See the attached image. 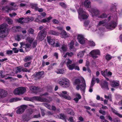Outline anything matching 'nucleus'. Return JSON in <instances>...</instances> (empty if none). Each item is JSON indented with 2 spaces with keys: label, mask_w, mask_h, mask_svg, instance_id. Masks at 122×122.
<instances>
[{
  "label": "nucleus",
  "mask_w": 122,
  "mask_h": 122,
  "mask_svg": "<svg viewBox=\"0 0 122 122\" xmlns=\"http://www.w3.org/2000/svg\"><path fill=\"white\" fill-rule=\"evenodd\" d=\"M114 5L112 4L110 10L112 12H114V15H110L108 18V21H111L108 23H107V20L104 19L100 21L98 23L97 26L101 25L105 26L106 28L110 30H112L114 29L116 26L117 24V14L118 13L119 15L122 14V9L119 10L118 8H116L117 4L115 3Z\"/></svg>",
  "instance_id": "nucleus-1"
},
{
  "label": "nucleus",
  "mask_w": 122,
  "mask_h": 122,
  "mask_svg": "<svg viewBox=\"0 0 122 122\" xmlns=\"http://www.w3.org/2000/svg\"><path fill=\"white\" fill-rule=\"evenodd\" d=\"M86 86L85 81L83 77L81 76L77 78V90H80L82 94L85 92Z\"/></svg>",
  "instance_id": "nucleus-2"
},
{
  "label": "nucleus",
  "mask_w": 122,
  "mask_h": 122,
  "mask_svg": "<svg viewBox=\"0 0 122 122\" xmlns=\"http://www.w3.org/2000/svg\"><path fill=\"white\" fill-rule=\"evenodd\" d=\"M90 10L91 12H93V13L92 14V15H92L93 16L94 15L99 18H106L107 17V15L104 13H103L100 15L101 14L100 11L99 10L97 9V8H94V11H92L91 10V9Z\"/></svg>",
  "instance_id": "nucleus-3"
},
{
  "label": "nucleus",
  "mask_w": 122,
  "mask_h": 122,
  "mask_svg": "<svg viewBox=\"0 0 122 122\" xmlns=\"http://www.w3.org/2000/svg\"><path fill=\"white\" fill-rule=\"evenodd\" d=\"M58 83L61 86L65 87H68L70 85V81L66 78H62L58 80Z\"/></svg>",
  "instance_id": "nucleus-4"
},
{
  "label": "nucleus",
  "mask_w": 122,
  "mask_h": 122,
  "mask_svg": "<svg viewBox=\"0 0 122 122\" xmlns=\"http://www.w3.org/2000/svg\"><path fill=\"white\" fill-rule=\"evenodd\" d=\"M78 12L79 14L78 18L81 20L82 19H87L89 16L88 14L84 11L81 8H80L78 10Z\"/></svg>",
  "instance_id": "nucleus-5"
},
{
  "label": "nucleus",
  "mask_w": 122,
  "mask_h": 122,
  "mask_svg": "<svg viewBox=\"0 0 122 122\" xmlns=\"http://www.w3.org/2000/svg\"><path fill=\"white\" fill-rule=\"evenodd\" d=\"M26 91V89L25 87H19L14 90L13 93L15 94L19 95L25 93Z\"/></svg>",
  "instance_id": "nucleus-6"
},
{
  "label": "nucleus",
  "mask_w": 122,
  "mask_h": 122,
  "mask_svg": "<svg viewBox=\"0 0 122 122\" xmlns=\"http://www.w3.org/2000/svg\"><path fill=\"white\" fill-rule=\"evenodd\" d=\"M77 38L79 42L81 44H87L88 42V41L85 38L83 35L81 34L78 35Z\"/></svg>",
  "instance_id": "nucleus-7"
},
{
  "label": "nucleus",
  "mask_w": 122,
  "mask_h": 122,
  "mask_svg": "<svg viewBox=\"0 0 122 122\" xmlns=\"http://www.w3.org/2000/svg\"><path fill=\"white\" fill-rule=\"evenodd\" d=\"M83 4L85 7L86 8L88 9V11L92 14L93 13V12H91L90 10L91 9V10L92 11H94V8H96V7L93 8L91 7V3L89 0H85Z\"/></svg>",
  "instance_id": "nucleus-8"
},
{
  "label": "nucleus",
  "mask_w": 122,
  "mask_h": 122,
  "mask_svg": "<svg viewBox=\"0 0 122 122\" xmlns=\"http://www.w3.org/2000/svg\"><path fill=\"white\" fill-rule=\"evenodd\" d=\"M50 100H48L46 99V98L41 97H36L35 96L33 97V99L36 100L38 101L41 102H50L52 100L51 97H49Z\"/></svg>",
  "instance_id": "nucleus-9"
},
{
  "label": "nucleus",
  "mask_w": 122,
  "mask_h": 122,
  "mask_svg": "<svg viewBox=\"0 0 122 122\" xmlns=\"http://www.w3.org/2000/svg\"><path fill=\"white\" fill-rule=\"evenodd\" d=\"M27 106L23 105L19 106L18 107V109L16 111V113L18 114H20L23 113L25 110L26 109Z\"/></svg>",
  "instance_id": "nucleus-10"
},
{
  "label": "nucleus",
  "mask_w": 122,
  "mask_h": 122,
  "mask_svg": "<svg viewBox=\"0 0 122 122\" xmlns=\"http://www.w3.org/2000/svg\"><path fill=\"white\" fill-rule=\"evenodd\" d=\"M46 34L47 32L46 31V29H44L39 33L38 35V38L40 40H42L46 36Z\"/></svg>",
  "instance_id": "nucleus-11"
},
{
  "label": "nucleus",
  "mask_w": 122,
  "mask_h": 122,
  "mask_svg": "<svg viewBox=\"0 0 122 122\" xmlns=\"http://www.w3.org/2000/svg\"><path fill=\"white\" fill-rule=\"evenodd\" d=\"M27 112V114L26 115H24L23 116V117L24 118V120L27 121L30 119L29 116L33 113V109H28Z\"/></svg>",
  "instance_id": "nucleus-12"
},
{
  "label": "nucleus",
  "mask_w": 122,
  "mask_h": 122,
  "mask_svg": "<svg viewBox=\"0 0 122 122\" xmlns=\"http://www.w3.org/2000/svg\"><path fill=\"white\" fill-rule=\"evenodd\" d=\"M44 74V72L43 71L36 72L33 74V76L36 80L39 79L43 77Z\"/></svg>",
  "instance_id": "nucleus-13"
},
{
  "label": "nucleus",
  "mask_w": 122,
  "mask_h": 122,
  "mask_svg": "<svg viewBox=\"0 0 122 122\" xmlns=\"http://www.w3.org/2000/svg\"><path fill=\"white\" fill-rule=\"evenodd\" d=\"M65 62L66 63V64L67 66L70 70H73L75 66V64H72L71 65H70V64L71 63L72 61L69 59L66 60Z\"/></svg>",
  "instance_id": "nucleus-14"
},
{
  "label": "nucleus",
  "mask_w": 122,
  "mask_h": 122,
  "mask_svg": "<svg viewBox=\"0 0 122 122\" xmlns=\"http://www.w3.org/2000/svg\"><path fill=\"white\" fill-rule=\"evenodd\" d=\"M8 31L7 30H3L0 31V38H4L8 35Z\"/></svg>",
  "instance_id": "nucleus-15"
},
{
  "label": "nucleus",
  "mask_w": 122,
  "mask_h": 122,
  "mask_svg": "<svg viewBox=\"0 0 122 122\" xmlns=\"http://www.w3.org/2000/svg\"><path fill=\"white\" fill-rule=\"evenodd\" d=\"M47 40L48 43L50 45L53 46L55 43V40L52 38L51 37L47 36Z\"/></svg>",
  "instance_id": "nucleus-16"
},
{
  "label": "nucleus",
  "mask_w": 122,
  "mask_h": 122,
  "mask_svg": "<svg viewBox=\"0 0 122 122\" xmlns=\"http://www.w3.org/2000/svg\"><path fill=\"white\" fill-rule=\"evenodd\" d=\"M7 92L4 90L0 89V98H3L7 96Z\"/></svg>",
  "instance_id": "nucleus-17"
},
{
  "label": "nucleus",
  "mask_w": 122,
  "mask_h": 122,
  "mask_svg": "<svg viewBox=\"0 0 122 122\" xmlns=\"http://www.w3.org/2000/svg\"><path fill=\"white\" fill-rule=\"evenodd\" d=\"M101 85L102 88H105L107 90H109L108 86V83L105 81H102L100 83Z\"/></svg>",
  "instance_id": "nucleus-18"
},
{
  "label": "nucleus",
  "mask_w": 122,
  "mask_h": 122,
  "mask_svg": "<svg viewBox=\"0 0 122 122\" xmlns=\"http://www.w3.org/2000/svg\"><path fill=\"white\" fill-rule=\"evenodd\" d=\"M15 28V31H21L22 33L23 34H25L26 33L27 31L25 30H23V29L20 26H16L14 27Z\"/></svg>",
  "instance_id": "nucleus-19"
},
{
  "label": "nucleus",
  "mask_w": 122,
  "mask_h": 122,
  "mask_svg": "<svg viewBox=\"0 0 122 122\" xmlns=\"http://www.w3.org/2000/svg\"><path fill=\"white\" fill-rule=\"evenodd\" d=\"M30 89V90L34 93H37L38 91L39 90L38 87H36L34 86H31Z\"/></svg>",
  "instance_id": "nucleus-20"
},
{
  "label": "nucleus",
  "mask_w": 122,
  "mask_h": 122,
  "mask_svg": "<svg viewBox=\"0 0 122 122\" xmlns=\"http://www.w3.org/2000/svg\"><path fill=\"white\" fill-rule=\"evenodd\" d=\"M33 20L34 18L33 17H27L24 18L23 21L24 23H28L29 22H30L33 21Z\"/></svg>",
  "instance_id": "nucleus-21"
},
{
  "label": "nucleus",
  "mask_w": 122,
  "mask_h": 122,
  "mask_svg": "<svg viewBox=\"0 0 122 122\" xmlns=\"http://www.w3.org/2000/svg\"><path fill=\"white\" fill-rule=\"evenodd\" d=\"M60 34L62 38H66L68 36L66 31L64 30H62Z\"/></svg>",
  "instance_id": "nucleus-22"
},
{
  "label": "nucleus",
  "mask_w": 122,
  "mask_h": 122,
  "mask_svg": "<svg viewBox=\"0 0 122 122\" xmlns=\"http://www.w3.org/2000/svg\"><path fill=\"white\" fill-rule=\"evenodd\" d=\"M48 33L50 34L55 36H58L60 34V33L53 30H49Z\"/></svg>",
  "instance_id": "nucleus-23"
},
{
  "label": "nucleus",
  "mask_w": 122,
  "mask_h": 122,
  "mask_svg": "<svg viewBox=\"0 0 122 122\" xmlns=\"http://www.w3.org/2000/svg\"><path fill=\"white\" fill-rule=\"evenodd\" d=\"M34 40V38L30 37H28L26 39V42L29 43H28V44H30L31 45V44Z\"/></svg>",
  "instance_id": "nucleus-24"
},
{
  "label": "nucleus",
  "mask_w": 122,
  "mask_h": 122,
  "mask_svg": "<svg viewBox=\"0 0 122 122\" xmlns=\"http://www.w3.org/2000/svg\"><path fill=\"white\" fill-rule=\"evenodd\" d=\"M67 45L65 44H63L62 45L61 48L60 49L61 51H62L64 52H66L67 50Z\"/></svg>",
  "instance_id": "nucleus-25"
},
{
  "label": "nucleus",
  "mask_w": 122,
  "mask_h": 122,
  "mask_svg": "<svg viewBox=\"0 0 122 122\" xmlns=\"http://www.w3.org/2000/svg\"><path fill=\"white\" fill-rule=\"evenodd\" d=\"M21 99L20 97H15L12 98L10 100V102H15L21 100Z\"/></svg>",
  "instance_id": "nucleus-26"
},
{
  "label": "nucleus",
  "mask_w": 122,
  "mask_h": 122,
  "mask_svg": "<svg viewBox=\"0 0 122 122\" xmlns=\"http://www.w3.org/2000/svg\"><path fill=\"white\" fill-rule=\"evenodd\" d=\"M59 95L61 97H63L67 100H70L71 99V97L68 95H66L61 93H60Z\"/></svg>",
  "instance_id": "nucleus-27"
},
{
  "label": "nucleus",
  "mask_w": 122,
  "mask_h": 122,
  "mask_svg": "<svg viewBox=\"0 0 122 122\" xmlns=\"http://www.w3.org/2000/svg\"><path fill=\"white\" fill-rule=\"evenodd\" d=\"M7 26V25L6 24H3L0 25V30H6V27Z\"/></svg>",
  "instance_id": "nucleus-28"
},
{
  "label": "nucleus",
  "mask_w": 122,
  "mask_h": 122,
  "mask_svg": "<svg viewBox=\"0 0 122 122\" xmlns=\"http://www.w3.org/2000/svg\"><path fill=\"white\" fill-rule=\"evenodd\" d=\"M56 117L58 118L64 119H66V116L64 114H60L59 116H57Z\"/></svg>",
  "instance_id": "nucleus-29"
},
{
  "label": "nucleus",
  "mask_w": 122,
  "mask_h": 122,
  "mask_svg": "<svg viewBox=\"0 0 122 122\" xmlns=\"http://www.w3.org/2000/svg\"><path fill=\"white\" fill-rule=\"evenodd\" d=\"M74 42L73 41H72L70 43L68 44L69 49L70 50H72V49L74 47Z\"/></svg>",
  "instance_id": "nucleus-30"
},
{
  "label": "nucleus",
  "mask_w": 122,
  "mask_h": 122,
  "mask_svg": "<svg viewBox=\"0 0 122 122\" xmlns=\"http://www.w3.org/2000/svg\"><path fill=\"white\" fill-rule=\"evenodd\" d=\"M111 85L113 87H117L119 85V82L115 81H113L111 83Z\"/></svg>",
  "instance_id": "nucleus-31"
},
{
  "label": "nucleus",
  "mask_w": 122,
  "mask_h": 122,
  "mask_svg": "<svg viewBox=\"0 0 122 122\" xmlns=\"http://www.w3.org/2000/svg\"><path fill=\"white\" fill-rule=\"evenodd\" d=\"M107 70L106 69L105 71H102L101 72V73L102 75L104 76V77H105L106 78L107 80H109V79L108 78H106V76H107Z\"/></svg>",
  "instance_id": "nucleus-32"
},
{
  "label": "nucleus",
  "mask_w": 122,
  "mask_h": 122,
  "mask_svg": "<svg viewBox=\"0 0 122 122\" xmlns=\"http://www.w3.org/2000/svg\"><path fill=\"white\" fill-rule=\"evenodd\" d=\"M30 6L31 8L32 9H34L36 10L37 8H38L37 5L36 4H30Z\"/></svg>",
  "instance_id": "nucleus-33"
},
{
  "label": "nucleus",
  "mask_w": 122,
  "mask_h": 122,
  "mask_svg": "<svg viewBox=\"0 0 122 122\" xmlns=\"http://www.w3.org/2000/svg\"><path fill=\"white\" fill-rule=\"evenodd\" d=\"M31 45L30 44H28V43H27L25 44V49L26 51H27L30 50Z\"/></svg>",
  "instance_id": "nucleus-34"
},
{
  "label": "nucleus",
  "mask_w": 122,
  "mask_h": 122,
  "mask_svg": "<svg viewBox=\"0 0 122 122\" xmlns=\"http://www.w3.org/2000/svg\"><path fill=\"white\" fill-rule=\"evenodd\" d=\"M100 53L99 50L98 49H95L92 50L89 53Z\"/></svg>",
  "instance_id": "nucleus-35"
},
{
  "label": "nucleus",
  "mask_w": 122,
  "mask_h": 122,
  "mask_svg": "<svg viewBox=\"0 0 122 122\" xmlns=\"http://www.w3.org/2000/svg\"><path fill=\"white\" fill-rule=\"evenodd\" d=\"M72 80L73 82V84L74 85H76V76H73L72 77Z\"/></svg>",
  "instance_id": "nucleus-36"
},
{
  "label": "nucleus",
  "mask_w": 122,
  "mask_h": 122,
  "mask_svg": "<svg viewBox=\"0 0 122 122\" xmlns=\"http://www.w3.org/2000/svg\"><path fill=\"white\" fill-rule=\"evenodd\" d=\"M59 5L63 8H66L67 7V5L64 3L61 2L59 3Z\"/></svg>",
  "instance_id": "nucleus-37"
},
{
  "label": "nucleus",
  "mask_w": 122,
  "mask_h": 122,
  "mask_svg": "<svg viewBox=\"0 0 122 122\" xmlns=\"http://www.w3.org/2000/svg\"><path fill=\"white\" fill-rule=\"evenodd\" d=\"M6 20L9 24H12L13 21L11 19H9L8 17H6Z\"/></svg>",
  "instance_id": "nucleus-38"
},
{
  "label": "nucleus",
  "mask_w": 122,
  "mask_h": 122,
  "mask_svg": "<svg viewBox=\"0 0 122 122\" xmlns=\"http://www.w3.org/2000/svg\"><path fill=\"white\" fill-rule=\"evenodd\" d=\"M67 112L69 114H70L71 115H73L74 113L73 111L71 109H68L67 110Z\"/></svg>",
  "instance_id": "nucleus-39"
},
{
  "label": "nucleus",
  "mask_w": 122,
  "mask_h": 122,
  "mask_svg": "<svg viewBox=\"0 0 122 122\" xmlns=\"http://www.w3.org/2000/svg\"><path fill=\"white\" fill-rule=\"evenodd\" d=\"M105 98L108 99L109 101H112L111 99L112 95L111 94H109L108 96L105 95Z\"/></svg>",
  "instance_id": "nucleus-40"
},
{
  "label": "nucleus",
  "mask_w": 122,
  "mask_h": 122,
  "mask_svg": "<svg viewBox=\"0 0 122 122\" xmlns=\"http://www.w3.org/2000/svg\"><path fill=\"white\" fill-rule=\"evenodd\" d=\"M89 105L93 107H96L98 106V104L94 103L92 102H89Z\"/></svg>",
  "instance_id": "nucleus-41"
},
{
  "label": "nucleus",
  "mask_w": 122,
  "mask_h": 122,
  "mask_svg": "<svg viewBox=\"0 0 122 122\" xmlns=\"http://www.w3.org/2000/svg\"><path fill=\"white\" fill-rule=\"evenodd\" d=\"M24 19V18L21 17L19 18L18 20V22L21 24H23L24 23L23 20Z\"/></svg>",
  "instance_id": "nucleus-42"
},
{
  "label": "nucleus",
  "mask_w": 122,
  "mask_h": 122,
  "mask_svg": "<svg viewBox=\"0 0 122 122\" xmlns=\"http://www.w3.org/2000/svg\"><path fill=\"white\" fill-rule=\"evenodd\" d=\"M88 44L90 46H95V44L93 41H89L87 43V44Z\"/></svg>",
  "instance_id": "nucleus-43"
},
{
  "label": "nucleus",
  "mask_w": 122,
  "mask_h": 122,
  "mask_svg": "<svg viewBox=\"0 0 122 122\" xmlns=\"http://www.w3.org/2000/svg\"><path fill=\"white\" fill-rule=\"evenodd\" d=\"M32 58V57L31 56H29L26 57L24 59V61L25 62H27L31 60Z\"/></svg>",
  "instance_id": "nucleus-44"
},
{
  "label": "nucleus",
  "mask_w": 122,
  "mask_h": 122,
  "mask_svg": "<svg viewBox=\"0 0 122 122\" xmlns=\"http://www.w3.org/2000/svg\"><path fill=\"white\" fill-rule=\"evenodd\" d=\"M41 15H39L38 16L37 18H36L35 20V22H37L40 23H41V20H40L39 19L41 18Z\"/></svg>",
  "instance_id": "nucleus-45"
},
{
  "label": "nucleus",
  "mask_w": 122,
  "mask_h": 122,
  "mask_svg": "<svg viewBox=\"0 0 122 122\" xmlns=\"http://www.w3.org/2000/svg\"><path fill=\"white\" fill-rule=\"evenodd\" d=\"M42 104L43 105H44L48 109H51V106L49 105L47 103H45V104L42 103Z\"/></svg>",
  "instance_id": "nucleus-46"
},
{
  "label": "nucleus",
  "mask_w": 122,
  "mask_h": 122,
  "mask_svg": "<svg viewBox=\"0 0 122 122\" xmlns=\"http://www.w3.org/2000/svg\"><path fill=\"white\" fill-rule=\"evenodd\" d=\"M8 1V0H1L0 3L1 5H3L6 4Z\"/></svg>",
  "instance_id": "nucleus-47"
},
{
  "label": "nucleus",
  "mask_w": 122,
  "mask_h": 122,
  "mask_svg": "<svg viewBox=\"0 0 122 122\" xmlns=\"http://www.w3.org/2000/svg\"><path fill=\"white\" fill-rule=\"evenodd\" d=\"M20 36H21L18 35H17L15 37V40L18 41H20L21 40L20 37Z\"/></svg>",
  "instance_id": "nucleus-48"
},
{
  "label": "nucleus",
  "mask_w": 122,
  "mask_h": 122,
  "mask_svg": "<svg viewBox=\"0 0 122 122\" xmlns=\"http://www.w3.org/2000/svg\"><path fill=\"white\" fill-rule=\"evenodd\" d=\"M61 44L59 41H57L55 44L53 45V46L55 47H59Z\"/></svg>",
  "instance_id": "nucleus-49"
},
{
  "label": "nucleus",
  "mask_w": 122,
  "mask_h": 122,
  "mask_svg": "<svg viewBox=\"0 0 122 122\" xmlns=\"http://www.w3.org/2000/svg\"><path fill=\"white\" fill-rule=\"evenodd\" d=\"M110 47L109 46H107L105 47L104 49V51L105 52L109 51L110 50Z\"/></svg>",
  "instance_id": "nucleus-50"
},
{
  "label": "nucleus",
  "mask_w": 122,
  "mask_h": 122,
  "mask_svg": "<svg viewBox=\"0 0 122 122\" xmlns=\"http://www.w3.org/2000/svg\"><path fill=\"white\" fill-rule=\"evenodd\" d=\"M56 72L58 74H63L64 72V70L63 69H60L58 70Z\"/></svg>",
  "instance_id": "nucleus-51"
},
{
  "label": "nucleus",
  "mask_w": 122,
  "mask_h": 122,
  "mask_svg": "<svg viewBox=\"0 0 122 122\" xmlns=\"http://www.w3.org/2000/svg\"><path fill=\"white\" fill-rule=\"evenodd\" d=\"M81 96L80 94L78 93H77V103L79 100L81 98Z\"/></svg>",
  "instance_id": "nucleus-52"
},
{
  "label": "nucleus",
  "mask_w": 122,
  "mask_h": 122,
  "mask_svg": "<svg viewBox=\"0 0 122 122\" xmlns=\"http://www.w3.org/2000/svg\"><path fill=\"white\" fill-rule=\"evenodd\" d=\"M105 58L108 61L111 59V56L110 55L108 54L106 56Z\"/></svg>",
  "instance_id": "nucleus-53"
},
{
  "label": "nucleus",
  "mask_w": 122,
  "mask_h": 122,
  "mask_svg": "<svg viewBox=\"0 0 122 122\" xmlns=\"http://www.w3.org/2000/svg\"><path fill=\"white\" fill-rule=\"evenodd\" d=\"M95 83V78H93L92 80L91 84L90 85V86H93L94 85Z\"/></svg>",
  "instance_id": "nucleus-54"
},
{
  "label": "nucleus",
  "mask_w": 122,
  "mask_h": 122,
  "mask_svg": "<svg viewBox=\"0 0 122 122\" xmlns=\"http://www.w3.org/2000/svg\"><path fill=\"white\" fill-rule=\"evenodd\" d=\"M52 22L53 23L55 24H58L59 23V21L55 19H53L52 21Z\"/></svg>",
  "instance_id": "nucleus-55"
},
{
  "label": "nucleus",
  "mask_w": 122,
  "mask_h": 122,
  "mask_svg": "<svg viewBox=\"0 0 122 122\" xmlns=\"http://www.w3.org/2000/svg\"><path fill=\"white\" fill-rule=\"evenodd\" d=\"M37 41L36 40H35L33 43L32 47L33 48H35V47L37 44Z\"/></svg>",
  "instance_id": "nucleus-56"
},
{
  "label": "nucleus",
  "mask_w": 122,
  "mask_h": 122,
  "mask_svg": "<svg viewBox=\"0 0 122 122\" xmlns=\"http://www.w3.org/2000/svg\"><path fill=\"white\" fill-rule=\"evenodd\" d=\"M22 68L21 67H18L17 68L16 70V72H21L22 70Z\"/></svg>",
  "instance_id": "nucleus-57"
},
{
  "label": "nucleus",
  "mask_w": 122,
  "mask_h": 122,
  "mask_svg": "<svg viewBox=\"0 0 122 122\" xmlns=\"http://www.w3.org/2000/svg\"><path fill=\"white\" fill-rule=\"evenodd\" d=\"M100 54H90L91 56L93 58H97V54L99 55Z\"/></svg>",
  "instance_id": "nucleus-58"
},
{
  "label": "nucleus",
  "mask_w": 122,
  "mask_h": 122,
  "mask_svg": "<svg viewBox=\"0 0 122 122\" xmlns=\"http://www.w3.org/2000/svg\"><path fill=\"white\" fill-rule=\"evenodd\" d=\"M28 31L29 33L32 34L34 33V30L33 29L30 28L29 29Z\"/></svg>",
  "instance_id": "nucleus-59"
},
{
  "label": "nucleus",
  "mask_w": 122,
  "mask_h": 122,
  "mask_svg": "<svg viewBox=\"0 0 122 122\" xmlns=\"http://www.w3.org/2000/svg\"><path fill=\"white\" fill-rule=\"evenodd\" d=\"M52 18V17L51 16L47 18H46V22H49L50 21V20Z\"/></svg>",
  "instance_id": "nucleus-60"
},
{
  "label": "nucleus",
  "mask_w": 122,
  "mask_h": 122,
  "mask_svg": "<svg viewBox=\"0 0 122 122\" xmlns=\"http://www.w3.org/2000/svg\"><path fill=\"white\" fill-rule=\"evenodd\" d=\"M88 51L86 49H85L83 51H81L80 52V53H88Z\"/></svg>",
  "instance_id": "nucleus-61"
},
{
  "label": "nucleus",
  "mask_w": 122,
  "mask_h": 122,
  "mask_svg": "<svg viewBox=\"0 0 122 122\" xmlns=\"http://www.w3.org/2000/svg\"><path fill=\"white\" fill-rule=\"evenodd\" d=\"M13 50L14 51V52L15 53H18L19 51V50L17 49L16 48H13Z\"/></svg>",
  "instance_id": "nucleus-62"
},
{
  "label": "nucleus",
  "mask_w": 122,
  "mask_h": 122,
  "mask_svg": "<svg viewBox=\"0 0 122 122\" xmlns=\"http://www.w3.org/2000/svg\"><path fill=\"white\" fill-rule=\"evenodd\" d=\"M89 21L88 20L85 21L84 23V25L85 26H87L89 24Z\"/></svg>",
  "instance_id": "nucleus-63"
},
{
  "label": "nucleus",
  "mask_w": 122,
  "mask_h": 122,
  "mask_svg": "<svg viewBox=\"0 0 122 122\" xmlns=\"http://www.w3.org/2000/svg\"><path fill=\"white\" fill-rule=\"evenodd\" d=\"M36 10H38L39 12H42L43 10V9L42 8H39L38 7Z\"/></svg>",
  "instance_id": "nucleus-64"
}]
</instances>
